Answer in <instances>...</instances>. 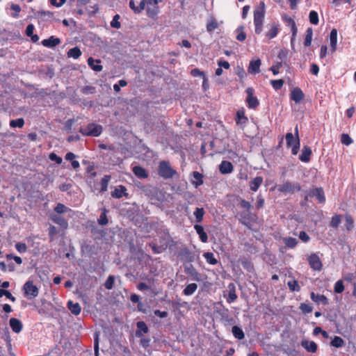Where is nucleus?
I'll use <instances>...</instances> for the list:
<instances>
[{
    "instance_id": "nucleus-53",
    "label": "nucleus",
    "mask_w": 356,
    "mask_h": 356,
    "mask_svg": "<svg viewBox=\"0 0 356 356\" xmlns=\"http://www.w3.org/2000/svg\"><path fill=\"white\" fill-rule=\"evenodd\" d=\"M344 290L343 282L342 280H338L334 287V291L337 293H341Z\"/></svg>"
},
{
    "instance_id": "nucleus-39",
    "label": "nucleus",
    "mask_w": 356,
    "mask_h": 356,
    "mask_svg": "<svg viewBox=\"0 0 356 356\" xmlns=\"http://www.w3.org/2000/svg\"><path fill=\"white\" fill-rule=\"evenodd\" d=\"M285 21L288 23V25L291 27V33H293V36H296L297 34V27L295 21L288 17H284Z\"/></svg>"
},
{
    "instance_id": "nucleus-30",
    "label": "nucleus",
    "mask_w": 356,
    "mask_h": 356,
    "mask_svg": "<svg viewBox=\"0 0 356 356\" xmlns=\"http://www.w3.org/2000/svg\"><path fill=\"white\" fill-rule=\"evenodd\" d=\"M99 60H95L92 57L88 59V65L89 67L95 72H100L102 70L103 67L99 65Z\"/></svg>"
},
{
    "instance_id": "nucleus-57",
    "label": "nucleus",
    "mask_w": 356,
    "mask_h": 356,
    "mask_svg": "<svg viewBox=\"0 0 356 356\" xmlns=\"http://www.w3.org/2000/svg\"><path fill=\"white\" fill-rule=\"evenodd\" d=\"M119 19L120 16L118 15H115L111 22V26L115 29H120L121 25L119 22Z\"/></svg>"
},
{
    "instance_id": "nucleus-19",
    "label": "nucleus",
    "mask_w": 356,
    "mask_h": 356,
    "mask_svg": "<svg viewBox=\"0 0 356 356\" xmlns=\"http://www.w3.org/2000/svg\"><path fill=\"white\" fill-rule=\"evenodd\" d=\"M9 324L12 330L15 333H19L22 330V323L17 318H11Z\"/></svg>"
},
{
    "instance_id": "nucleus-33",
    "label": "nucleus",
    "mask_w": 356,
    "mask_h": 356,
    "mask_svg": "<svg viewBox=\"0 0 356 356\" xmlns=\"http://www.w3.org/2000/svg\"><path fill=\"white\" fill-rule=\"evenodd\" d=\"M197 285L195 283H191L188 284L186 288L183 290V293L184 296H191L193 295L197 290Z\"/></svg>"
},
{
    "instance_id": "nucleus-25",
    "label": "nucleus",
    "mask_w": 356,
    "mask_h": 356,
    "mask_svg": "<svg viewBox=\"0 0 356 356\" xmlns=\"http://www.w3.org/2000/svg\"><path fill=\"white\" fill-rule=\"evenodd\" d=\"M312 154V149L308 146H304L302 149V153L299 156V159L305 163H307L310 160V156Z\"/></svg>"
},
{
    "instance_id": "nucleus-61",
    "label": "nucleus",
    "mask_w": 356,
    "mask_h": 356,
    "mask_svg": "<svg viewBox=\"0 0 356 356\" xmlns=\"http://www.w3.org/2000/svg\"><path fill=\"white\" fill-rule=\"evenodd\" d=\"M49 158L51 161L56 162L57 164H60L63 161L62 158L54 152L49 154Z\"/></svg>"
},
{
    "instance_id": "nucleus-51",
    "label": "nucleus",
    "mask_w": 356,
    "mask_h": 356,
    "mask_svg": "<svg viewBox=\"0 0 356 356\" xmlns=\"http://www.w3.org/2000/svg\"><path fill=\"white\" fill-rule=\"evenodd\" d=\"M299 308L303 314H309L313 311V307L307 303H301Z\"/></svg>"
},
{
    "instance_id": "nucleus-6",
    "label": "nucleus",
    "mask_w": 356,
    "mask_h": 356,
    "mask_svg": "<svg viewBox=\"0 0 356 356\" xmlns=\"http://www.w3.org/2000/svg\"><path fill=\"white\" fill-rule=\"evenodd\" d=\"M277 189L280 192L293 193L296 191H300L301 188L298 184H292L289 181H285L282 184L279 185Z\"/></svg>"
},
{
    "instance_id": "nucleus-45",
    "label": "nucleus",
    "mask_w": 356,
    "mask_h": 356,
    "mask_svg": "<svg viewBox=\"0 0 356 356\" xmlns=\"http://www.w3.org/2000/svg\"><path fill=\"white\" fill-rule=\"evenodd\" d=\"M24 124V120L23 118H18L16 120H12L10 122V126L13 128H22Z\"/></svg>"
},
{
    "instance_id": "nucleus-34",
    "label": "nucleus",
    "mask_w": 356,
    "mask_h": 356,
    "mask_svg": "<svg viewBox=\"0 0 356 356\" xmlns=\"http://www.w3.org/2000/svg\"><path fill=\"white\" fill-rule=\"evenodd\" d=\"M232 332L234 337L239 340L243 339L245 337V334L243 330L238 326H233L232 328Z\"/></svg>"
},
{
    "instance_id": "nucleus-23",
    "label": "nucleus",
    "mask_w": 356,
    "mask_h": 356,
    "mask_svg": "<svg viewBox=\"0 0 356 356\" xmlns=\"http://www.w3.org/2000/svg\"><path fill=\"white\" fill-rule=\"evenodd\" d=\"M203 175L199 172L194 171L192 173L191 183L195 188L199 187L203 184Z\"/></svg>"
},
{
    "instance_id": "nucleus-31",
    "label": "nucleus",
    "mask_w": 356,
    "mask_h": 356,
    "mask_svg": "<svg viewBox=\"0 0 356 356\" xmlns=\"http://www.w3.org/2000/svg\"><path fill=\"white\" fill-rule=\"evenodd\" d=\"M194 228L197 234L199 235L201 241L203 243H207L208 241V236L207 234L204 232L203 227L199 225H195Z\"/></svg>"
},
{
    "instance_id": "nucleus-15",
    "label": "nucleus",
    "mask_w": 356,
    "mask_h": 356,
    "mask_svg": "<svg viewBox=\"0 0 356 356\" xmlns=\"http://www.w3.org/2000/svg\"><path fill=\"white\" fill-rule=\"evenodd\" d=\"M261 64V60L259 58L254 60H251L250 62L248 69V72L251 74H255L259 73L260 72Z\"/></svg>"
},
{
    "instance_id": "nucleus-41",
    "label": "nucleus",
    "mask_w": 356,
    "mask_h": 356,
    "mask_svg": "<svg viewBox=\"0 0 356 356\" xmlns=\"http://www.w3.org/2000/svg\"><path fill=\"white\" fill-rule=\"evenodd\" d=\"M313 36V31L312 28H308L306 31V36L304 42V45L306 47H309L312 44Z\"/></svg>"
},
{
    "instance_id": "nucleus-18",
    "label": "nucleus",
    "mask_w": 356,
    "mask_h": 356,
    "mask_svg": "<svg viewBox=\"0 0 356 356\" xmlns=\"http://www.w3.org/2000/svg\"><path fill=\"white\" fill-rule=\"evenodd\" d=\"M291 99L294 101L296 103H299L303 98L304 94L302 90L299 88H293L291 92Z\"/></svg>"
},
{
    "instance_id": "nucleus-52",
    "label": "nucleus",
    "mask_w": 356,
    "mask_h": 356,
    "mask_svg": "<svg viewBox=\"0 0 356 356\" xmlns=\"http://www.w3.org/2000/svg\"><path fill=\"white\" fill-rule=\"evenodd\" d=\"M284 82L282 79L272 80L270 81L271 86L276 90L281 89L284 85Z\"/></svg>"
},
{
    "instance_id": "nucleus-38",
    "label": "nucleus",
    "mask_w": 356,
    "mask_h": 356,
    "mask_svg": "<svg viewBox=\"0 0 356 356\" xmlns=\"http://www.w3.org/2000/svg\"><path fill=\"white\" fill-rule=\"evenodd\" d=\"M81 55V51L79 47H75L70 49L67 52V56L69 58H73L74 59H77Z\"/></svg>"
},
{
    "instance_id": "nucleus-24",
    "label": "nucleus",
    "mask_w": 356,
    "mask_h": 356,
    "mask_svg": "<svg viewBox=\"0 0 356 356\" xmlns=\"http://www.w3.org/2000/svg\"><path fill=\"white\" fill-rule=\"evenodd\" d=\"M248 122V118L245 115V110L244 108H241L237 111L236 112V122L238 125H242L246 124Z\"/></svg>"
},
{
    "instance_id": "nucleus-28",
    "label": "nucleus",
    "mask_w": 356,
    "mask_h": 356,
    "mask_svg": "<svg viewBox=\"0 0 356 356\" xmlns=\"http://www.w3.org/2000/svg\"><path fill=\"white\" fill-rule=\"evenodd\" d=\"M330 40L332 52H334L337 49V31L336 29H332L330 34Z\"/></svg>"
},
{
    "instance_id": "nucleus-2",
    "label": "nucleus",
    "mask_w": 356,
    "mask_h": 356,
    "mask_svg": "<svg viewBox=\"0 0 356 356\" xmlns=\"http://www.w3.org/2000/svg\"><path fill=\"white\" fill-rule=\"evenodd\" d=\"M158 174L163 179H168L172 178L177 172L170 166L168 161H161L159 164Z\"/></svg>"
},
{
    "instance_id": "nucleus-21",
    "label": "nucleus",
    "mask_w": 356,
    "mask_h": 356,
    "mask_svg": "<svg viewBox=\"0 0 356 356\" xmlns=\"http://www.w3.org/2000/svg\"><path fill=\"white\" fill-rule=\"evenodd\" d=\"M301 346L309 353H316L317 350V344L313 341L302 340Z\"/></svg>"
},
{
    "instance_id": "nucleus-42",
    "label": "nucleus",
    "mask_w": 356,
    "mask_h": 356,
    "mask_svg": "<svg viewBox=\"0 0 356 356\" xmlns=\"http://www.w3.org/2000/svg\"><path fill=\"white\" fill-rule=\"evenodd\" d=\"M343 345V339L338 336H335L331 341V346L335 348H341Z\"/></svg>"
},
{
    "instance_id": "nucleus-16",
    "label": "nucleus",
    "mask_w": 356,
    "mask_h": 356,
    "mask_svg": "<svg viewBox=\"0 0 356 356\" xmlns=\"http://www.w3.org/2000/svg\"><path fill=\"white\" fill-rule=\"evenodd\" d=\"M111 195L113 197L120 199L123 196L127 197L128 193L126 187L120 185L115 188L114 191L111 192Z\"/></svg>"
},
{
    "instance_id": "nucleus-63",
    "label": "nucleus",
    "mask_w": 356,
    "mask_h": 356,
    "mask_svg": "<svg viewBox=\"0 0 356 356\" xmlns=\"http://www.w3.org/2000/svg\"><path fill=\"white\" fill-rule=\"evenodd\" d=\"M287 56H288V50L283 49L279 51L277 57L282 61H284L286 59Z\"/></svg>"
},
{
    "instance_id": "nucleus-27",
    "label": "nucleus",
    "mask_w": 356,
    "mask_h": 356,
    "mask_svg": "<svg viewBox=\"0 0 356 356\" xmlns=\"http://www.w3.org/2000/svg\"><path fill=\"white\" fill-rule=\"evenodd\" d=\"M218 312L224 321L229 324H232L234 323V320L229 316L228 309L223 307L222 309L218 310Z\"/></svg>"
},
{
    "instance_id": "nucleus-59",
    "label": "nucleus",
    "mask_w": 356,
    "mask_h": 356,
    "mask_svg": "<svg viewBox=\"0 0 356 356\" xmlns=\"http://www.w3.org/2000/svg\"><path fill=\"white\" fill-rule=\"evenodd\" d=\"M114 284V277L113 275H109L105 282L104 286L107 289H111L113 286Z\"/></svg>"
},
{
    "instance_id": "nucleus-32",
    "label": "nucleus",
    "mask_w": 356,
    "mask_h": 356,
    "mask_svg": "<svg viewBox=\"0 0 356 356\" xmlns=\"http://www.w3.org/2000/svg\"><path fill=\"white\" fill-rule=\"evenodd\" d=\"M263 183V177L257 176L250 182V188L252 191H257Z\"/></svg>"
},
{
    "instance_id": "nucleus-40",
    "label": "nucleus",
    "mask_w": 356,
    "mask_h": 356,
    "mask_svg": "<svg viewBox=\"0 0 356 356\" xmlns=\"http://www.w3.org/2000/svg\"><path fill=\"white\" fill-rule=\"evenodd\" d=\"M110 175H104L100 181L101 192H106L108 189V182L111 180Z\"/></svg>"
},
{
    "instance_id": "nucleus-37",
    "label": "nucleus",
    "mask_w": 356,
    "mask_h": 356,
    "mask_svg": "<svg viewBox=\"0 0 356 356\" xmlns=\"http://www.w3.org/2000/svg\"><path fill=\"white\" fill-rule=\"evenodd\" d=\"M203 257L206 259L207 262L211 265H216L218 264V260L215 258L213 253L212 252H204Z\"/></svg>"
},
{
    "instance_id": "nucleus-11",
    "label": "nucleus",
    "mask_w": 356,
    "mask_h": 356,
    "mask_svg": "<svg viewBox=\"0 0 356 356\" xmlns=\"http://www.w3.org/2000/svg\"><path fill=\"white\" fill-rule=\"evenodd\" d=\"M309 196L315 197L319 203H324L325 197L324 191L321 187L315 188L309 191Z\"/></svg>"
},
{
    "instance_id": "nucleus-60",
    "label": "nucleus",
    "mask_w": 356,
    "mask_h": 356,
    "mask_svg": "<svg viewBox=\"0 0 356 356\" xmlns=\"http://www.w3.org/2000/svg\"><path fill=\"white\" fill-rule=\"evenodd\" d=\"M15 248L19 253H24L27 250L26 245L24 243H17Z\"/></svg>"
},
{
    "instance_id": "nucleus-4",
    "label": "nucleus",
    "mask_w": 356,
    "mask_h": 356,
    "mask_svg": "<svg viewBox=\"0 0 356 356\" xmlns=\"http://www.w3.org/2000/svg\"><path fill=\"white\" fill-rule=\"evenodd\" d=\"M24 296L28 300H33L39 294L38 287L34 284L32 280L26 281L22 287Z\"/></svg>"
},
{
    "instance_id": "nucleus-5",
    "label": "nucleus",
    "mask_w": 356,
    "mask_h": 356,
    "mask_svg": "<svg viewBox=\"0 0 356 356\" xmlns=\"http://www.w3.org/2000/svg\"><path fill=\"white\" fill-rule=\"evenodd\" d=\"M286 141L288 147L291 148V154L296 155L298 153L300 143L299 136H294L292 133L286 134Z\"/></svg>"
},
{
    "instance_id": "nucleus-9",
    "label": "nucleus",
    "mask_w": 356,
    "mask_h": 356,
    "mask_svg": "<svg viewBox=\"0 0 356 356\" xmlns=\"http://www.w3.org/2000/svg\"><path fill=\"white\" fill-rule=\"evenodd\" d=\"M184 272L195 281L200 282L202 280V275L196 270L192 264L185 266Z\"/></svg>"
},
{
    "instance_id": "nucleus-49",
    "label": "nucleus",
    "mask_w": 356,
    "mask_h": 356,
    "mask_svg": "<svg viewBox=\"0 0 356 356\" xmlns=\"http://www.w3.org/2000/svg\"><path fill=\"white\" fill-rule=\"evenodd\" d=\"M218 27V24L214 18H211L207 25V30L208 32H212Z\"/></svg>"
},
{
    "instance_id": "nucleus-44",
    "label": "nucleus",
    "mask_w": 356,
    "mask_h": 356,
    "mask_svg": "<svg viewBox=\"0 0 356 356\" xmlns=\"http://www.w3.org/2000/svg\"><path fill=\"white\" fill-rule=\"evenodd\" d=\"M194 216H195L196 221L197 222H201L203 219V216L204 214V210L203 208H196L195 211L193 213Z\"/></svg>"
},
{
    "instance_id": "nucleus-48",
    "label": "nucleus",
    "mask_w": 356,
    "mask_h": 356,
    "mask_svg": "<svg viewBox=\"0 0 356 356\" xmlns=\"http://www.w3.org/2000/svg\"><path fill=\"white\" fill-rule=\"evenodd\" d=\"M309 22L311 24L316 25L318 24V15L315 10H312L309 15Z\"/></svg>"
},
{
    "instance_id": "nucleus-10",
    "label": "nucleus",
    "mask_w": 356,
    "mask_h": 356,
    "mask_svg": "<svg viewBox=\"0 0 356 356\" xmlns=\"http://www.w3.org/2000/svg\"><path fill=\"white\" fill-rule=\"evenodd\" d=\"M310 267L315 270H320L322 268V263L318 255L316 254H311L308 259Z\"/></svg>"
},
{
    "instance_id": "nucleus-3",
    "label": "nucleus",
    "mask_w": 356,
    "mask_h": 356,
    "mask_svg": "<svg viewBox=\"0 0 356 356\" xmlns=\"http://www.w3.org/2000/svg\"><path fill=\"white\" fill-rule=\"evenodd\" d=\"M102 130L103 128L102 125L89 123L87 126L81 127L79 132L83 136L97 137L101 135Z\"/></svg>"
},
{
    "instance_id": "nucleus-8",
    "label": "nucleus",
    "mask_w": 356,
    "mask_h": 356,
    "mask_svg": "<svg viewBox=\"0 0 356 356\" xmlns=\"http://www.w3.org/2000/svg\"><path fill=\"white\" fill-rule=\"evenodd\" d=\"M268 30L266 32V36L268 39L275 38L280 31V24L278 22H272L267 25Z\"/></svg>"
},
{
    "instance_id": "nucleus-35",
    "label": "nucleus",
    "mask_w": 356,
    "mask_h": 356,
    "mask_svg": "<svg viewBox=\"0 0 356 356\" xmlns=\"http://www.w3.org/2000/svg\"><path fill=\"white\" fill-rule=\"evenodd\" d=\"M56 214L59 215L61 213L72 212V209L65 206L63 204L58 203L54 209Z\"/></svg>"
},
{
    "instance_id": "nucleus-17",
    "label": "nucleus",
    "mask_w": 356,
    "mask_h": 356,
    "mask_svg": "<svg viewBox=\"0 0 356 356\" xmlns=\"http://www.w3.org/2000/svg\"><path fill=\"white\" fill-rule=\"evenodd\" d=\"M132 171L135 176L139 179H146L149 176L148 172L144 168L139 165L133 167Z\"/></svg>"
},
{
    "instance_id": "nucleus-26",
    "label": "nucleus",
    "mask_w": 356,
    "mask_h": 356,
    "mask_svg": "<svg viewBox=\"0 0 356 356\" xmlns=\"http://www.w3.org/2000/svg\"><path fill=\"white\" fill-rule=\"evenodd\" d=\"M137 330L136 332V336L137 337H142L143 333L148 332V327L144 321H138L136 323Z\"/></svg>"
},
{
    "instance_id": "nucleus-55",
    "label": "nucleus",
    "mask_w": 356,
    "mask_h": 356,
    "mask_svg": "<svg viewBox=\"0 0 356 356\" xmlns=\"http://www.w3.org/2000/svg\"><path fill=\"white\" fill-rule=\"evenodd\" d=\"M243 29H244V27L243 26H239L236 31L238 33L237 36H236V39L238 40V41H243L245 40L246 38V35L245 33L243 32Z\"/></svg>"
},
{
    "instance_id": "nucleus-46",
    "label": "nucleus",
    "mask_w": 356,
    "mask_h": 356,
    "mask_svg": "<svg viewBox=\"0 0 356 356\" xmlns=\"http://www.w3.org/2000/svg\"><path fill=\"white\" fill-rule=\"evenodd\" d=\"M0 269L3 271L13 272L15 270V267L13 263L6 264L3 261L0 262Z\"/></svg>"
},
{
    "instance_id": "nucleus-20",
    "label": "nucleus",
    "mask_w": 356,
    "mask_h": 356,
    "mask_svg": "<svg viewBox=\"0 0 356 356\" xmlns=\"http://www.w3.org/2000/svg\"><path fill=\"white\" fill-rule=\"evenodd\" d=\"M310 298L314 302L318 304H322L323 305H327L328 304V300L324 295L312 292L310 293Z\"/></svg>"
},
{
    "instance_id": "nucleus-7",
    "label": "nucleus",
    "mask_w": 356,
    "mask_h": 356,
    "mask_svg": "<svg viewBox=\"0 0 356 356\" xmlns=\"http://www.w3.org/2000/svg\"><path fill=\"white\" fill-rule=\"evenodd\" d=\"M247 93L246 102L249 108H256L259 104V100L256 97H254V90L252 88L249 87L245 90Z\"/></svg>"
},
{
    "instance_id": "nucleus-62",
    "label": "nucleus",
    "mask_w": 356,
    "mask_h": 356,
    "mask_svg": "<svg viewBox=\"0 0 356 356\" xmlns=\"http://www.w3.org/2000/svg\"><path fill=\"white\" fill-rule=\"evenodd\" d=\"M341 223V218L338 215H335L332 217L331 220V226L333 227H337Z\"/></svg>"
},
{
    "instance_id": "nucleus-50",
    "label": "nucleus",
    "mask_w": 356,
    "mask_h": 356,
    "mask_svg": "<svg viewBox=\"0 0 356 356\" xmlns=\"http://www.w3.org/2000/svg\"><path fill=\"white\" fill-rule=\"evenodd\" d=\"M341 142L345 145H350L353 143V139L347 134H342L341 135Z\"/></svg>"
},
{
    "instance_id": "nucleus-36",
    "label": "nucleus",
    "mask_w": 356,
    "mask_h": 356,
    "mask_svg": "<svg viewBox=\"0 0 356 356\" xmlns=\"http://www.w3.org/2000/svg\"><path fill=\"white\" fill-rule=\"evenodd\" d=\"M286 246L289 248H293L298 244V240L296 238L285 237L282 239Z\"/></svg>"
},
{
    "instance_id": "nucleus-64",
    "label": "nucleus",
    "mask_w": 356,
    "mask_h": 356,
    "mask_svg": "<svg viewBox=\"0 0 356 356\" xmlns=\"http://www.w3.org/2000/svg\"><path fill=\"white\" fill-rule=\"evenodd\" d=\"M191 74L194 77H196V76H201V77H204L205 76L204 72L202 71H200L199 69L197 68H195V69H193L191 72Z\"/></svg>"
},
{
    "instance_id": "nucleus-13",
    "label": "nucleus",
    "mask_w": 356,
    "mask_h": 356,
    "mask_svg": "<svg viewBox=\"0 0 356 356\" xmlns=\"http://www.w3.org/2000/svg\"><path fill=\"white\" fill-rule=\"evenodd\" d=\"M234 170V166L230 161H222L219 165V171L222 175L229 174Z\"/></svg>"
},
{
    "instance_id": "nucleus-22",
    "label": "nucleus",
    "mask_w": 356,
    "mask_h": 356,
    "mask_svg": "<svg viewBox=\"0 0 356 356\" xmlns=\"http://www.w3.org/2000/svg\"><path fill=\"white\" fill-rule=\"evenodd\" d=\"M60 43V40L54 36H51L48 39H44L42 41V44L44 47L53 48Z\"/></svg>"
},
{
    "instance_id": "nucleus-12",
    "label": "nucleus",
    "mask_w": 356,
    "mask_h": 356,
    "mask_svg": "<svg viewBox=\"0 0 356 356\" xmlns=\"http://www.w3.org/2000/svg\"><path fill=\"white\" fill-rule=\"evenodd\" d=\"M50 218L54 223L58 225L62 229H66L68 227V222L63 216L52 213L50 216Z\"/></svg>"
},
{
    "instance_id": "nucleus-1",
    "label": "nucleus",
    "mask_w": 356,
    "mask_h": 356,
    "mask_svg": "<svg viewBox=\"0 0 356 356\" xmlns=\"http://www.w3.org/2000/svg\"><path fill=\"white\" fill-rule=\"evenodd\" d=\"M264 6V3L261 2L259 6L254 11V31L257 34H260L262 32L263 22L265 15Z\"/></svg>"
},
{
    "instance_id": "nucleus-14",
    "label": "nucleus",
    "mask_w": 356,
    "mask_h": 356,
    "mask_svg": "<svg viewBox=\"0 0 356 356\" xmlns=\"http://www.w3.org/2000/svg\"><path fill=\"white\" fill-rule=\"evenodd\" d=\"M228 289H229V291H228V295L226 297V300H227V302L230 304V303L234 302L237 299L238 296L236 292V286H235L234 284L230 283L228 285Z\"/></svg>"
},
{
    "instance_id": "nucleus-29",
    "label": "nucleus",
    "mask_w": 356,
    "mask_h": 356,
    "mask_svg": "<svg viewBox=\"0 0 356 356\" xmlns=\"http://www.w3.org/2000/svg\"><path fill=\"white\" fill-rule=\"evenodd\" d=\"M67 307L72 314L79 315L81 311V307L78 302H73L72 300L67 302Z\"/></svg>"
},
{
    "instance_id": "nucleus-47",
    "label": "nucleus",
    "mask_w": 356,
    "mask_h": 356,
    "mask_svg": "<svg viewBox=\"0 0 356 356\" xmlns=\"http://www.w3.org/2000/svg\"><path fill=\"white\" fill-rule=\"evenodd\" d=\"M287 285L291 291H299L300 290V286L296 280L289 281Z\"/></svg>"
},
{
    "instance_id": "nucleus-43",
    "label": "nucleus",
    "mask_w": 356,
    "mask_h": 356,
    "mask_svg": "<svg viewBox=\"0 0 356 356\" xmlns=\"http://www.w3.org/2000/svg\"><path fill=\"white\" fill-rule=\"evenodd\" d=\"M107 210L106 209H103L102 213L99 216V218L97 219V222L99 225H105L108 224V218H107Z\"/></svg>"
},
{
    "instance_id": "nucleus-54",
    "label": "nucleus",
    "mask_w": 356,
    "mask_h": 356,
    "mask_svg": "<svg viewBox=\"0 0 356 356\" xmlns=\"http://www.w3.org/2000/svg\"><path fill=\"white\" fill-rule=\"evenodd\" d=\"M345 227L348 230H350L353 227V219L350 215H346L345 216Z\"/></svg>"
},
{
    "instance_id": "nucleus-58",
    "label": "nucleus",
    "mask_w": 356,
    "mask_h": 356,
    "mask_svg": "<svg viewBox=\"0 0 356 356\" xmlns=\"http://www.w3.org/2000/svg\"><path fill=\"white\" fill-rule=\"evenodd\" d=\"M36 15L38 17L45 18V17H53V13L51 11H45V10H40L37 12Z\"/></svg>"
},
{
    "instance_id": "nucleus-56",
    "label": "nucleus",
    "mask_w": 356,
    "mask_h": 356,
    "mask_svg": "<svg viewBox=\"0 0 356 356\" xmlns=\"http://www.w3.org/2000/svg\"><path fill=\"white\" fill-rule=\"evenodd\" d=\"M94 353L95 356H99V335L95 334L94 339Z\"/></svg>"
}]
</instances>
